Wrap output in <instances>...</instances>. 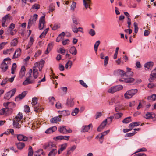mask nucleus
<instances>
[{"label":"nucleus","instance_id":"dca6fc26","mask_svg":"<svg viewBox=\"0 0 156 156\" xmlns=\"http://www.w3.org/2000/svg\"><path fill=\"white\" fill-rule=\"evenodd\" d=\"M57 129V128L55 126H54L49 128L46 130L45 133L47 134H49L53 133L56 131Z\"/></svg>","mask_w":156,"mask_h":156},{"label":"nucleus","instance_id":"58836bf2","mask_svg":"<svg viewBox=\"0 0 156 156\" xmlns=\"http://www.w3.org/2000/svg\"><path fill=\"white\" fill-rule=\"evenodd\" d=\"M148 100L154 101L156 100V94H153L152 95L149 96L147 97Z\"/></svg>","mask_w":156,"mask_h":156},{"label":"nucleus","instance_id":"e433bc0d","mask_svg":"<svg viewBox=\"0 0 156 156\" xmlns=\"http://www.w3.org/2000/svg\"><path fill=\"white\" fill-rule=\"evenodd\" d=\"M71 28L72 31L76 33H77L79 31L78 28H77L76 26L74 24L71 25Z\"/></svg>","mask_w":156,"mask_h":156},{"label":"nucleus","instance_id":"c85d7f7f","mask_svg":"<svg viewBox=\"0 0 156 156\" xmlns=\"http://www.w3.org/2000/svg\"><path fill=\"white\" fill-rule=\"evenodd\" d=\"M72 54L75 55L77 53V50L75 46L72 47L69 51Z\"/></svg>","mask_w":156,"mask_h":156},{"label":"nucleus","instance_id":"20e7f679","mask_svg":"<svg viewBox=\"0 0 156 156\" xmlns=\"http://www.w3.org/2000/svg\"><path fill=\"white\" fill-rule=\"evenodd\" d=\"M11 59L9 58H5L1 63L0 68L1 69V71L4 72L6 71L8 69V62L6 63V61H10Z\"/></svg>","mask_w":156,"mask_h":156},{"label":"nucleus","instance_id":"a18cd8bd","mask_svg":"<svg viewBox=\"0 0 156 156\" xmlns=\"http://www.w3.org/2000/svg\"><path fill=\"white\" fill-rule=\"evenodd\" d=\"M32 70L31 69H30L27 74L26 75L27 77L26 78H29L30 79H31L32 77Z\"/></svg>","mask_w":156,"mask_h":156},{"label":"nucleus","instance_id":"f3484780","mask_svg":"<svg viewBox=\"0 0 156 156\" xmlns=\"http://www.w3.org/2000/svg\"><path fill=\"white\" fill-rule=\"evenodd\" d=\"M26 69L24 66H22L19 73V76L21 78H22L24 76Z\"/></svg>","mask_w":156,"mask_h":156},{"label":"nucleus","instance_id":"4468645a","mask_svg":"<svg viewBox=\"0 0 156 156\" xmlns=\"http://www.w3.org/2000/svg\"><path fill=\"white\" fill-rule=\"evenodd\" d=\"M44 61L42 60L41 61L39 62H37L34 64V67H35L36 69L37 68H42L44 66Z\"/></svg>","mask_w":156,"mask_h":156},{"label":"nucleus","instance_id":"7c9ffc66","mask_svg":"<svg viewBox=\"0 0 156 156\" xmlns=\"http://www.w3.org/2000/svg\"><path fill=\"white\" fill-rule=\"evenodd\" d=\"M76 146L74 145L72 147L70 148H68L67 152V155H69L71 153V152H73V151H74L76 148Z\"/></svg>","mask_w":156,"mask_h":156},{"label":"nucleus","instance_id":"7ed1b4c3","mask_svg":"<svg viewBox=\"0 0 156 156\" xmlns=\"http://www.w3.org/2000/svg\"><path fill=\"white\" fill-rule=\"evenodd\" d=\"M138 91L136 89H131L127 91L125 94L124 96L126 98L129 99L132 97L133 95L136 94Z\"/></svg>","mask_w":156,"mask_h":156},{"label":"nucleus","instance_id":"423d86ee","mask_svg":"<svg viewBox=\"0 0 156 156\" xmlns=\"http://www.w3.org/2000/svg\"><path fill=\"white\" fill-rule=\"evenodd\" d=\"M16 89L14 88L11 91L8 92L5 94L4 95V98L5 99L9 100L13 96L16 92Z\"/></svg>","mask_w":156,"mask_h":156},{"label":"nucleus","instance_id":"6ab92c4d","mask_svg":"<svg viewBox=\"0 0 156 156\" xmlns=\"http://www.w3.org/2000/svg\"><path fill=\"white\" fill-rule=\"evenodd\" d=\"M92 126V124H90L88 126H84L82 127V129L81 130V132H87L90 129V127Z\"/></svg>","mask_w":156,"mask_h":156},{"label":"nucleus","instance_id":"37998d69","mask_svg":"<svg viewBox=\"0 0 156 156\" xmlns=\"http://www.w3.org/2000/svg\"><path fill=\"white\" fill-rule=\"evenodd\" d=\"M79 109L78 108H76L74 109L71 113V114L73 116L76 115L78 113Z\"/></svg>","mask_w":156,"mask_h":156},{"label":"nucleus","instance_id":"79ce46f5","mask_svg":"<svg viewBox=\"0 0 156 156\" xmlns=\"http://www.w3.org/2000/svg\"><path fill=\"white\" fill-rule=\"evenodd\" d=\"M50 27L53 30H55L60 27V26L57 24H55L54 26L52 24H51Z\"/></svg>","mask_w":156,"mask_h":156},{"label":"nucleus","instance_id":"5fc2aeb1","mask_svg":"<svg viewBox=\"0 0 156 156\" xmlns=\"http://www.w3.org/2000/svg\"><path fill=\"white\" fill-rule=\"evenodd\" d=\"M102 113L101 112H98L95 115L96 119H97L98 118L102 116Z\"/></svg>","mask_w":156,"mask_h":156},{"label":"nucleus","instance_id":"603ef678","mask_svg":"<svg viewBox=\"0 0 156 156\" xmlns=\"http://www.w3.org/2000/svg\"><path fill=\"white\" fill-rule=\"evenodd\" d=\"M134 32L135 33H137L138 30V28L136 22L134 23Z\"/></svg>","mask_w":156,"mask_h":156},{"label":"nucleus","instance_id":"72a5a7b5","mask_svg":"<svg viewBox=\"0 0 156 156\" xmlns=\"http://www.w3.org/2000/svg\"><path fill=\"white\" fill-rule=\"evenodd\" d=\"M57 151L56 148H53L48 154V156H54L56 154Z\"/></svg>","mask_w":156,"mask_h":156},{"label":"nucleus","instance_id":"e2e57ef3","mask_svg":"<svg viewBox=\"0 0 156 156\" xmlns=\"http://www.w3.org/2000/svg\"><path fill=\"white\" fill-rule=\"evenodd\" d=\"M55 7L52 4H51L49 6V12H52L54 10Z\"/></svg>","mask_w":156,"mask_h":156},{"label":"nucleus","instance_id":"0e129e2a","mask_svg":"<svg viewBox=\"0 0 156 156\" xmlns=\"http://www.w3.org/2000/svg\"><path fill=\"white\" fill-rule=\"evenodd\" d=\"M109 58L108 56H106L105 58L104 59V65L105 66L107 65L108 63Z\"/></svg>","mask_w":156,"mask_h":156},{"label":"nucleus","instance_id":"5701e85b","mask_svg":"<svg viewBox=\"0 0 156 156\" xmlns=\"http://www.w3.org/2000/svg\"><path fill=\"white\" fill-rule=\"evenodd\" d=\"M32 71L33 74L34 79L37 78L38 75L37 69H36L35 67H33Z\"/></svg>","mask_w":156,"mask_h":156},{"label":"nucleus","instance_id":"b1692460","mask_svg":"<svg viewBox=\"0 0 156 156\" xmlns=\"http://www.w3.org/2000/svg\"><path fill=\"white\" fill-rule=\"evenodd\" d=\"M23 115L22 113L19 112L15 117L14 119L13 120H16V121H20L23 118Z\"/></svg>","mask_w":156,"mask_h":156},{"label":"nucleus","instance_id":"2eb2a0df","mask_svg":"<svg viewBox=\"0 0 156 156\" xmlns=\"http://www.w3.org/2000/svg\"><path fill=\"white\" fill-rule=\"evenodd\" d=\"M154 65V63L152 62H148L144 64V67L147 70H151L152 68Z\"/></svg>","mask_w":156,"mask_h":156},{"label":"nucleus","instance_id":"de8ad7c7","mask_svg":"<svg viewBox=\"0 0 156 156\" xmlns=\"http://www.w3.org/2000/svg\"><path fill=\"white\" fill-rule=\"evenodd\" d=\"M123 115V114L122 113H118L115 114V117L116 119H118Z\"/></svg>","mask_w":156,"mask_h":156},{"label":"nucleus","instance_id":"473e14b6","mask_svg":"<svg viewBox=\"0 0 156 156\" xmlns=\"http://www.w3.org/2000/svg\"><path fill=\"white\" fill-rule=\"evenodd\" d=\"M83 5L86 9H87L88 6H90L91 0H83Z\"/></svg>","mask_w":156,"mask_h":156},{"label":"nucleus","instance_id":"ea45409f","mask_svg":"<svg viewBox=\"0 0 156 156\" xmlns=\"http://www.w3.org/2000/svg\"><path fill=\"white\" fill-rule=\"evenodd\" d=\"M48 150H50L51 149H52L53 148H56V147L55 146V145L51 142L48 143Z\"/></svg>","mask_w":156,"mask_h":156},{"label":"nucleus","instance_id":"774afa93","mask_svg":"<svg viewBox=\"0 0 156 156\" xmlns=\"http://www.w3.org/2000/svg\"><path fill=\"white\" fill-rule=\"evenodd\" d=\"M35 21H36L35 20L31 17L30 19L28 22V23H30V24L32 25V24L34 23L35 22Z\"/></svg>","mask_w":156,"mask_h":156},{"label":"nucleus","instance_id":"1a4fd4ad","mask_svg":"<svg viewBox=\"0 0 156 156\" xmlns=\"http://www.w3.org/2000/svg\"><path fill=\"white\" fill-rule=\"evenodd\" d=\"M59 131L62 133L66 134L70 133L72 132V130L71 129H66L65 126H61L59 127L58 129Z\"/></svg>","mask_w":156,"mask_h":156},{"label":"nucleus","instance_id":"a211bd4d","mask_svg":"<svg viewBox=\"0 0 156 156\" xmlns=\"http://www.w3.org/2000/svg\"><path fill=\"white\" fill-rule=\"evenodd\" d=\"M61 121V117L59 116L58 117L56 116L52 118H51L50 120V122L51 123H57L58 122Z\"/></svg>","mask_w":156,"mask_h":156},{"label":"nucleus","instance_id":"f03ea898","mask_svg":"<svg viewBox=\"0 0 156 156\" xmlns=\"http://www.w3.org/2000/svg\"><path fill=\"white\" fill-rule=\"evenodd\" d=\"M31 104L34 107V111L37 112H41L42 108L39 107L37 103V98L36 97H34L32 98Z\"/></svg>","mask_w":156,"mask_h":156},{"label":"nucleus","instance_id":"39448f33","mask_svg":"<svg viewBox=\"0 0 156 156\" xmlns=\"http://www.w3.org/2000/svg\"><path fill=\"white\" fill-rule=\"evenodd\" d=\"M123 87L122 85H118L115 86L113 87H112L108 90V92L113 93L117 91H119L122 90Z\"/></svg>","mask_w":156,"mask_h":156},{"label":"nucleus","instance_id":"9d476101","mask_svg":"<svg viewBox=\"0 0 156 156\" xmlns=\"http://www.w3.org/2000/svg\"><path fill=\"white\" fill-rule=\"evenodd\" d=\"M107 122V119H106L104 120L99 126L98 127L97 130L98 132H101L105 128Z\"/></svg>","mask_w":156,"mask_h":156},{"label":"nucleus","instance_id":"aec40b11","mask_svg":"<svg viewBox=\"0 0 156 156\" xmlns=\"http://www.w3.org/2000/svg\"><path fill=\"white\" fill-rule=\"evenodd\" d=\"M59 113L61 114L59 115V116L61 117L62 116H66L70 114V112L68 110H63L62 111H59Z\"/></svg>","mask_w":156,"mask_h":156},{"label":"nucleus","instance_id":"a878e982","mask_svg":"<svg viewBox=\"0 0 156 156\" xmlns=\"http://www.w3.org/2000/svg\"><path fill=\"white\" fill-rule=\"evenodd\" d=\"M15 144L17 146L18 148L20 150L22 149L25 146L24 143L23 142L16 143Z\"/></svg>","mask_w":156,"mask_h":156},{"label":"nucleus","instance_id":"cd10ccee","mask_svg":"<svg viewBox=\"0 0 156 156\" xmlns=\"http://www.w3.org/2000/svg\"><path fill=\"white\" fill-rule=\"evenodd\" d=\"M66 104L68 106L70 107L73 106L74 104L73 99L71 98L68 99Z\"/></svg>","mask_w":156,"mask_h":156},{"label":"nucleus","instance_id":"c756f323","mask_svg":"<svg viewBox=\"0 0 156 156\" xmlns=\"http://www.w3.org/2000/svg\"><path fill=\"white\" fill-rule=\"evenodd\" d=\"M135 79L133 78L130 77H128L127 78L124 79V82L130 83H133L135 81Z\"/></svg>","mask_w":156,"mask_h":156},{"label":"nucleus","instance_id":"393cba45","mask_svg":"<svg viewBox=\"0 0 156 156\" xmlns=\"http://www.w3.org/2000/svg\"><path fill=\"white\" fill-rule=\"evenodd\" d=\"M27 92L26 91H24L22 92L21 94H20L17 97H16L15 98V100L18 99L19 98L20 100H21L27 94Z\"/></svg>","mask_w":156,"mask_h":156},{"label":"nucleus","instance_id":"4be33fe9","mask_svg":"<svg viewBox=\"0 0 156 156\" xmlns=\"http://www.w3.org/2000/svg\"><path fill=\"white\" fill-rule=\"evenodd\" d=\"M140 122H135L130 123L129 125V128H131L132 129L134 127H136L140 125Z\"/></svg>","mask_w":156,"mask_h":156},{"label":"nucleus","instance_id":"4c0bfd02","mask_svg":"<svg viewBox=\"0 0 156 156\" xmlns=\"http://www.w3.org/2000/svg\"><path fill=\"white\" fill-rule=\"evenodd\" d=\"M131 118V117H127L122 120V122L124 123H128L132 121Z\"/></svg>","mask_w":156,"mask_h":156},{"label":"nucleus","instance_id":"6e6552de","mask_svg":"<svg viewBox=\"0 0 156 156\" xmlns=\"http://www.w3.org/2000/svg\"><path fill=\"white\" fill-rule=\"evenodd\" d=\"M144 117L147 119L154 118V120H156V115L154 113L147 112Z\"/></svg>","mask_w":156,"mask_h":156},{"label":"nucleus","instance_id":"052dcab7","mask_svg":"<svg viewBox=\"0 0 156 156\" xmlns=\"http://www.w3.org/2000/svg\"><path fill=\"white\" fill-rule=\"evenodd\" d=\"M40 8V5L37 4H34L32 7L33 9H38Z\"/></svg>","mask_w":156,"mask_h":156},{"label":"nucleus","instance_id":"338daca9","mask_svg":"<svg viewBox=\"0 0 156 156\" xmlns=\"http://www.w3.org/2000/svg\"><path fill=\"white\" fill-rule=\"evenodd\" d=\"M42 151V150L41 149H39L37 151H36L35 152L34 154V156H40V154H39V153L40 152V151Z\"/></svg>","mask_w":156,"mask_h":156},{"label":"nucleus","instance_id":"680f3d73","mask_svg":"<svg viewBox=\"0 0 156 156\" xmlns=\"http://www.w3.org/2000/svg\"><path fill=\"white\" fill-rule=\"evenodd\" d=\"M76 3L74 2H72V4L71 5V9L73 10L74 11L75 9V8L76 7Z\"/></svg>","mask_w":156,"mask_h":156},{"label":"nucleus","instance_id":"f704fd0d","mask_svg":"<svg viewBox=\"0 0 156 156\" xmlns=\"http://www.w3.org/2000/svg\"><path fill=\"white\" fill-rule=\"evenodd\" d=\"M100 43V41L99 40H98L97 41L94 45V50L95 52V53L97 54V51H98V48Z\"/></svg>","mask_w":156,"mask_h":156},{"label":"nucleus","instance_id":"c03bdc74","mask_svg":"<svg viewBox=\"0 0 156 156\" xmlns=\"http://www.w3.org/2000/svg\"><path fill=\"white\" fill-rule=\"evenodd\" d=\"M18 42V41L17 39L15 38L11 42V46H16L17 45Z\"/></svg>","mask_w":156,"mask_h":156},{"label":"nucleus","instance_id":"8fccbe9b","mask_svg":"<svg viewBox=\"0 0 156 156\" xmlns=\"http://www.w3.org/2000/svg\"><path fill=\"white\" fill-rule=\"evenodd\" d=\"M9 14H7L5 16L3 17L2 19V22H5L6 20L9 18Z\"/></svg>","mask_w":156,"mask_h":156},{"label":"nucleus","instance_id":"864d4df0","mask_svg":"<svg viewBox=\"0 0 156 156\" xmlns=\"http://www.w3.org/2000/svg\"><path fill=\"white\" fill-rule=\"evenodd\" d=\"M89 34L92 36H94L95 34V32L94 30L91 29L89 30Z\"/></svg>","mask_w":156,"mask_h":156},{"label":"nucleus","instance_id":"ddd939ff","mask_svg":"<svg viewBox=\"0 0 156 156\" xmlns=\"http://www.w3.org/2000/svg\"><path fill=\"white\" fill-rule=\"evenodd\" d=\"M34 81V80H31V79H30L29 78H26V80L23 82V84L24 85H27L33 83Z\"/></svg>","mask_w":156,"mask_h":156},{"label":"nucleus","instance_id":"bb28decb","mask_svg":"<svg viewBox=\"0 0 156 156\" xmlns=\"http://www.w3.org/2000/svg\"><path fill=\"white\" fill-rule=\"evenodd\" d=\"M70 138L69 136H59L56 137V139L57 140H62L64 139L66 140H68Z\"/></svg>","mask_w":156,"mask_h":156},{"label":"nucleus","instance_id":"c9c22d12","mask_svg":"<svg viewBox=\"0 0 156 156\" xmlns=\"http://www.w3.org/2000/svg\"><path fill=\"white\" fill-rule=\"evenodd\" d=\"M13 124L14 127L18 129L20 128L21 127V125L18 122L14 120H13Z\"/></svg>","mask_w":156,"mask_h":156},{"label":"nucleus","instance_id":"3c124183","mask_svg":"<svg viewBox=\"0 0 156 156\" xmlns=\"http://www.w3.org/2000/svg\"><path fill=\"white\" fill-rule=\"evenodd\" d=\"M49 101L51 103L52 105H53L54 102L55 101V99L53 97H51L49 98Z\"/></svg>","mask_w":156,"mask_h":156},{"label":"nucleus","instance_id":"0eeeda50","mask_svg":"<svg viewBox=\"0 0 156 156\" xmlns=\"http://www.w3.org/2000/svg\"><path fill=\"white\" fill-rule=\"evenodd\" d=\"M45 23V16H43L40 18L39 21L38 27L40 30H42L43 29Z\"/></svg>","mask_w":156,"mask_h":156},{"label":"nucleus","instance_id":"f257e3e1","mask_svg":"<svg viewBox=\"0 0 156 156\" xmlns=\"http://www.w3.org/2000/svg\"><path fill=\"white\" fill-rule=\"evenodd\" d=\"M5 108H3L0 110V115H4L5 114L7 115L11 114L13 111L11 106L14 107L15 104L12 102H7L4 103L3 104Z\"/></svg>","mask_w":156,"mask_h":156},{"label":"nucleus","instance_id":"69168bd1","mask_svg":"<svg viewBox=\"0 0 156 156\" xmlns=\"http://www.w3.org/2000/svg\"><path fill=\"white\" fill-rule=\"evenodd\" d=\"M136 133L135 132L131 133H128L126 134V136L127 137L132 136L134 135Z\"/></svg>","mask_w":156,"mask_h":156},{"label":"nucleus","instance_id":"4d7b16f0","mask_svg":"<svg viewBox=\"0 0 156 156\" xmlns=\"http://www.w3.org/2000/svg\"><path fill=\"white\" fill-rule=\"evenodd\" d=\"M34 41V38L32 37H30V41L28 43V44H29V45L30 46H32L33 45Z\"/></svg>","mask_w":156,"mask_h":156},{"label":"nucleus","instance_id":"2f4dec72","mask_svg":"<svg viewBox=\"0 0 156 156\" xmlns=\"http://www.w3.org/2000/svg\"><path fill=\"white\" fill-rule=\"evenodd\" d=\"M117 73L118 75H120L121 77H123L126 75V73L123 70H118L117 71Z\"/></svg>","mask_w":156,"mask_h":156},{"label":"nucleus","instance_id":"a19ab883","mask_svg":"<svg viewBox=\"0 0 156 156\" xmlns=\"http://www.w3.org/2000/svg\"><path fill=\"white\" fill-rule=\"evenodd\" d=\"M29 151L28 156H32L33 154V151L31 146H30L28 149Z\"/></svg>","mask_w":156,"mask_h":156},{"label":"nucleus","instance_id":"9b49d317","mask_svg":"<svg viewBox=\"0 0 156 156\" xmlns=\"http://www.w3.org/2000/svg\"><path fill=\"white\" fill-rule=\"evenodd\" d=\"M18 140L19 141H26L28 140V137L23 134H18L17 135Z\"/></svg>","mask_w":156,"mask_h":156},{"label":"nucleus","instance_id":"f8f14e48","mask_svg":"<svg viewBox=\"0 0 156 156\" xmlns=\"http://www.w3.org/2000/svg\"><path fill=\"white\" fill-rule=\"evenodd\" d=\"M21 50L20 48H18L16 49L14 54L12 58V59H15L20 57L21 55Z\"/></svg>","mask_w":156,"mask_h":156},{"label":"nucleus","instance_id":"412c9836","mask_svg":"<svg viewBox=\"0 0 156 156\" xmlns=\"http://www.w3.org/2000/svg\"><path fill=\"white\" fill-rule=\"evenodd\" d=\"M156 78V72L154 71H152L150 75V78L149 79L150 82H152Z\"/></svg>","mask_w":156,"mask_h":156},{"label":"nucleus","instance_id":"bf43d9fd","mask_svg":"<svg viewBox=\"0 0 156 156\" xmlns=\"http://www.w3.org/2000/svg\"><path fill=\"white\" fill-rule=\"evenodd\" d=\"M147 87L149 88H152L156 87V84H155L152 83H150L148 84Z\"/></svg>","mask_w":156,"mask_h":156},{"label":"nucleus","instance_id":"6e6d98bb","mask_svg":"<svg viewBox=\"0 0 156 156\" xmlns=\"http://www.w3.org/2000/svg\"><path fill=\"white\" fill-rule=\"evenodd\" d=\"M80 83L83 86V87L85 88H87L88 86L86 84L84 83V82L82 80H80L79 81Z\"/></svg>","mask_w":156,"mask_h":156},{"label":"nucleus","instance_id":"13d9d810","mask_svg":"<svg viewBox=\"0 0 156 156\" xmlns=\"http://www.w3.org/2000/svg\"><path fill=\"white\" fill-rule=\"evenodd\" d=\"M30 108L28 105H26L24 107V111L26 112H30Z\"/></svg>","mask_w":156,"mask_h":156},{"label":"nucleus","instance_id":"49530a36","mask_svg":"<svg viewBox=\"0 0 156 156\" xmlns=\"http://www.w3.org/2000/svg\"><path fill=\"white\" fill-rule=\"evenodd\" d=\"M67 143H65L61 145V147L60 148L61 151L62 152V151L64 150L67 147Z\"/></svg>","mask_w":156,"mask_h":156},{"label":"nucleus","instance_id":"09e8293b","mask_svg":"<svg viewBox=\"0 0 156 156\" xmlns=\"http://www.w3.org/2000/svg\"><path fill=\"white\" fill-rule=\"evenodd\" d=\"M73 23L76 25H77L79 24V22L77 19L75 17H73L72 18Z\"/></svg>","mask_w":156,"mask_h":156}]
</instances>
